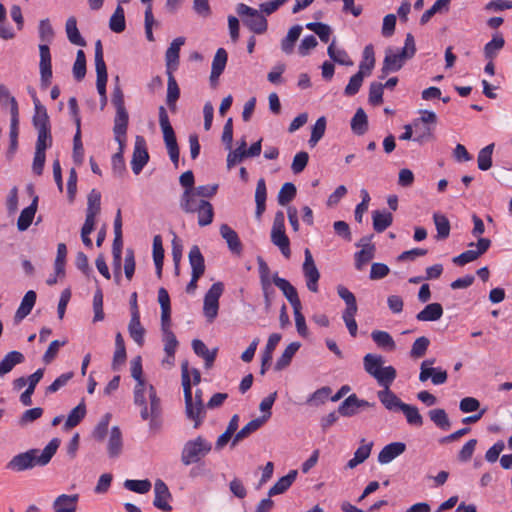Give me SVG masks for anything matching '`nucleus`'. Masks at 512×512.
Returning <instances> with one entry per match:
<instances>
[{"mask_svg": "<svg viewBox=\"0 0 512 512\" xmlns=\"http://www.w3.org/2000/svg\"><path fill=\"white\" fill-rule=\"evenodd\" d=\"M134 404L140 409V417L144 421H149L151 430H157L162 424V403L157 395L155 387H144L142 384L135 385L133 390Z\"/></svg>", "mask_w": 512, "mask_h": 512, "instance_id": "1", "label": "nucleus"}, {"mask_svg": "<svg viewBox=\"0 0 512 512\" xmlns=\"http://www.w3.org/2000/svg\"><path fill=\"white\" fill-rule=\"evenodd\" d=\"M59 446L60 440L53 438L43 450L33 448L13 456L6 464V469L13 472H23L36 466H46L56 454Z\"/></svg>", "mask_w": 512, "mask_h": 512, "instance_id": "2", "label": "nucleus"}, {"mask_svg": "<svg viewBox=\"0 0 512 512\" xmlns=\"http://www.w3.org/2000/svg\"><path fill=\"white\" fill-rule=\"evenodd\" d=\"M39 38L43 42L39 45L40 85L42 89H46L51 84L52 79L51 53L48 44L51 43L54 38V30L49 19H43L40 21Z\"/></svg>", "mask_w": 512, "mask_h": 512, "instance_id": "3", "label": "nucleus"}, {"mask_svg": "<svg viewBox=\"0 0 512 512\" xmlns=\"http://www.w3.org/2000/svg\"><path fill=\"white\" fill-rule=\"evenodd\" d=\"M415 52L416 46L414 37L411 33H408L405 38L404 47L400 51L395 52L391 48L386 50L381 69V78H384L390 72L400 70L404 63L415 55Z\"/></svg>", "mask_w": 512, "mask_h": 512, "instance_id": "4", "label": "nucleus"}, {"mask_svg": "<svg viewBox=\"0 0 512 512\" xmlns=\"http://www.w3.org/2000/svg\"><path fill=\"white\" fill-rule=\"evenodd\" d=\"M182 386L185 399V412L187 418L194 421V428H198L205 418L204 404L193 402L191 380L189 375L188 361L181 364Z\"/></svg>", "mask_w": 512, "mask_h": 512, "instance_id": "5", "label": "nucleus"}, {"mask_svg": "<svg viewBox=\"0 0 512 512\" xmlns=\"http://www.w3.org/2000/svg\"><path fill=\"white\" fill-rule=\"evenodd\" d=\"M212 450V444L203 436L188 440L181 451V462L185 466L198 463Z\"/></svg>", "mask_w": 512, "mask_h": 512, "instance_id": "6", "label": "nucleus"}, {"mask_svg": "<svg viewBox=\"0 0 512 512\" xmlns=\"http://www.w3.org/2000/svg\"><path fill=\"white\" fill-rule=\"evenodd\" d=\"M159 125L163 133L164 143L166 145L169 157L175 166L179 162V147L177 144L175 132L170 124L168 113L164 106L159 107Z\"/></svg>", "mask_w": 512, "mask_h": 512, "instance_id": "7", "label": "nucleus"}, {"mask_svg": "<svg viewBox=\"0 0 512 512\" xmlns=\"http://www.w3.org/2000/svg\"><path fill=\"white\" fill-rule=\"evenodd\" d=\"M236 12L242 17V21L255 34H263L267 31L268 23L266 18L258 10L239 3Z\"/></svg>", "mask_w": 512, "mask_h": 512, "instance_id": "8", "label": "nucleus"}, {"mask_svg": "<svg viewBox=\"0 0 512 512\" xmlns=\"http://www.w3.org/2000/svg\"><path fill=\"white\" fill-rule=\"evenodd\" d=\"M224 291L222 282L212 284L204 296L203 312L208 322H213L218 315L219 298Z\"/></svg>", "mask_w": 512, "mask_h": 512, "instance_id": "9", "label": "nucleus"}, {"mask_svg": "<svg viewBox=\"0 0 512 512\" xmlns=\"http://www.w3.org/2000/svg\"><path fill=\"white\" fill-rule=\"evenodd\" d=\"M435 363V358H428L422 361L419 373L420 382H426L428 379H431L434 385H442L447 382V371L441 367H433Z\"/></svg>", "mask_w": 512, "mask_h": 512, "instance_id": "10", "label": "nucleus"}, {"mask_svg": "<svg viewBox=\"0 0 512 512\" xmlns=\"http://www.w3.org/2000/svg\"><path fill=\"white\" fill-rule=\"evenodd\" d=\"M476 246V250H466L453 258V263L458 266H464L470 262L477 260L481 255L487 252L491 246V240L488 238H479L477 243H469V247Z\"/></svg>", "mask_w": 512, "mask_h": 512, "instance_id": "11", "label": "nucleus"}, {"mask_svg": "<svg viewBox=\"0 0 512 512\" xmlns=\"http://www.w3.org/2000/svg\"><path fill=\"white\" fill-rule=\"evenodd\" d=\"M304 255L305 259L302 270L306 279V285L309 291L316 293L318 292V281L320 279V273L308 248L305 249Z\"/></svg>", "mask_w": 512, "mask_h": 512, "instance_id": "12", "label": "nucleus"}, {"mask_svg": "<svg viewBox=\"0 0 512 512\" xmlns=\"http://www.w3.org/2000/svg\"><path fill=\"white\" fill-rule=\"evenodd\" d=\"M149 160L146 141L143 136H136L134 151L131 160V168L134 174L138 175Z\"/></svg>", "mask_w": 512, "mask_h": 512, "instance_id": "13", "label": "nucleus"}, {"mask_svg": "<svg viewBox=\"0 0 512 512\" xmlns=\"http://www.w3.org/2000/svg\"><path fill=\"white\" fill-rule=\"evenodd\" d=\"M154 493L155 498L153 501V505L164 511L170 512L172 510V506L168 503L171 499V493L168 489V486L161 479H157L154 483Z\"/></svg>", "mask_w": 512, "mask_h": 512, "instance_id": "14", "label": "nucleus"}, {"mask_svg": "<svg viewBox=\"0 0 512 512\" xmlns=\"http://www.w3.org/2000/svg\"><path fill=\"white\" fill-rule=\"evenodd\" d=\"M129 122V115L126 109L116 110L113 132L119 146L125 145V137Z\"/></svg>", "mask_w": 512, "mask_h": 512, "instance_id": "15", "label": "nucleus"}, {"mask_svg": "<svg viewBox=\"0 0 512 512\" xmlns=\"http://www.w3.org/2000/svg\"><path fill=\"white\" fill-rule=\"evenodd\" d=\"M369 241L370 238H362L357 244V246H362V249L355 253V268L359 271L374 258L375 246Z\"/></svg>", "mask_w": 512, "mask_h": 512, "instance_id": "16", "label": "nucleus"}, {"mask_svg": "<svg viewBox=\"0 0 512 512\" xmlns=\"http://www.w3.org/2000/svg\"><path fill=\"white\" fill-rule=\"evenodd\" d=\"M33 99L35 114L33 117V125L36 130L50 129L49 117L46 108L41 104L34 90L30 91Z\"/></svg>", "mask_w": 512, "mask_h": 512, "instance_id": "17", "label": "nucleus"}, {"mask_svg": "<svg viewBox=\"0 0 512 512\" xmlns=\"http://www.w3.org/2000/svg\"><path fill=\"white\" fill-rule=\"evenodd\" d=\"M272 279L275 286H277L282 291L288 302L291 304L292 308L301 305L297 290L288 280L279 277L277 273L273 276Z\"/></svg>", "mask_w": 512, "mask_h": 512, "instance_id": "18", "label": "nucleus"}, {"mask_svg": "<svg viewBox=\"0 0 512 512\" xmlns=\"http://www.w3.org/2000/svg\"><path fill=\"white\" fill-rule=\"evenodd\" d=\"M185 43L184 37L175 38L165 53L166 71H176L179 65L180 48Z\"/></svg>", "mask_w": 512, "mask_h": 512, "instance_id": "19", "label": "nucleus"}, {"mask_svg": "<svg viewBox=\"0 0 512 512\" xmlns=\"http://www.w3.org/2000/svg\"><path fill=\"white\" fill-rule=\"evenodd\" d=\"M267 420L268 415H262L261 417L249 421L234 435L231 441V447H235L239 442L247 438L253 432L257 431Z\"/></svg>", "mask_w": 512, "mask_h": 512, "instance_id": "20", "label": "nucleus"}, {"mask_svg": "<svg viewBox=\"0 0 512 512\" xmlns=\"http://www.w3.org/2000/svg\"><path fill=\"white\" fill-rule=\"evenodd\" d=\"M377 397L382 405L389 411H401L405 404L390 388L378 391Z\"/></svg>", "mask_w": 512, "mask_h": 512, "instance_id": "21", "label": "nucleus"}, {"mask_svg": "<svg viewBox=\"0 0 512 512\" xmlns=\"http://www.w3.org/2000/svg\"><path fill=\"white\" fill-rule=\"evenodd\" d=\"M406 449V445L402 442H393L382 448L378 454V462L380 464H388L396 457L401 455Z\"/></svg>", "mask_w": 512, "mask_h": 512, "instance_id": "22", "label": "nucleus"}, {"mask_svg": "<svg viewBox=\"0 0 512 512\" xmlns=\"http://www.w3.org/2000/svg\"><path fill=\"white\" fill-rule=\"evenodd\" d=\"M220 235L226 241L229 250L237 255L242 252V243L238 237V234L227 224L220 226Z\"/></svg>", "mask_w": 512, "mask_h": 512, "instance_id": "23", "label": "nucleus"}, {"mask_svg": "<svg viewBox=\"0 0 512 512\" xmlns=\"http://www.w3.org/2000/svg\"><path fill=\"white\" fill-rule=\"evenodd\" d=\"M78 500V494H61L53 502L54 512H76Z\"/></svg>", "mask_w": 512, "mask_h": 512, "instance_id": "24", "label": "nucleus"}, {"mask_svg": "<svg viewBox=\"0 0 512 512\" xmlns=\"http://www.w3.org/2000/svg\"><path fill=\"white\" fill-rule=\"evenodd\" d=\"M173 71H166L167 74V95L166 103L171 111L175 112L176 102L180 97V88L173 75Z\"/></svg>", "mask_w": 512, "mask_h": 512, "instance_id": "25", "label": "nucleus"}, {"mask_svg": "<svg viewBox=\"0 0 512 512\" xmlns=\"http://www.w3.org/2000/svg\"><path fill=\"white\" fill-rule=\"evenodd\" d=\"M25 361L24 355L16 350L8 352L0 361V377L10 373L13 368Z\"/></svg>", "mask_w": 512, "mask_h": 512, "instance_id": "26", "label": "nucleus"}, {"mask_svg": "<svg viewBox=\"0 0 512 512\" xmlns=\"http://www.w3.org/2000/svg\"><path fill=\"white\" fill-rule=\"evenodd\" d=\"M44 376V369L39 368L33 374L29 376V382L27 383L26 390L20 395V402L24 406H30L32 404V395L35 391L37 384L41 381Z\"/></svg>", "mask_w": 512, "mask_h": 512, "instance_id": "27", "label": "nucleus"}, {"mask_svg": "<svg viewBox=\"0 0 512 512\" xmlns=\"http://www.w3.org/2000/svg\"><path fill=\"white\" fill-rule=\"evenodd\" d=\"M123 448L122 432L118 426H113L110 431V436L107 445V452L109 457H118Z\"/></svg>", "mask_w": 512, "mask_h": 512, "instance_id": "28", "label": "nucleus"}, {"mask_svg": "<svg viewBox=\"0 0 512 512\" xmlns=\"http://www.w3.org/2000/svg\"><path fill=\"white\" fill-rule=\"evenodd\" d=\"M198 197L194 189H185L180 200L181 209L186 213L196 212L202 205V201H204L203 199H198Z\"/></svg>", "mask_w": 512, "mask_h": 512, "instance_id": "29", "label": "nucleus"}, {"mask_svg": "<svg viewBox=\"0 0 512 512\" xmlns=\"http://www.w3.org/2000/svg\"><path fill=\"white\" fill-rule=\"evenodd\" d=\"M188 258L191 266V274L202 276L205 272V260L197 245L191 247Z\"/></svg>", "mask_w": 512, "mask_h": 512, "instance_id": "30", "label": "nucleus"}, {"mask_svg": "<svg viewBox=\"0 0 512 512\" xmlns=\"http://www.w3.org/2000/svg\"><path fill=\"white\" fill-rule=\"evenodd\" d=\"M192 348L197 356L204 359L206 368L212 367L216 359L217 349H213L212 351H210L207 348L206 344L199 339H194L192 341Z\"/></svg>", "mask_w": 512, "mask_h": 512, "instance_id": "31", "label": "nucleus"}, {"mask_svg": "<svg viewBox=\"0 0 512 512\" xmlns=\"http://www.w3.org/2000/svg\"><path fill=\"white\" fill-rule=\"evenodd\" d=\"M37 295L33 290H29L24 295L20 306L18 307L16 313H15V321L19 322L22 321L26 316L30 314L32 311L35 302H36Z\"/></svg>", "mask_w": 512, "mask_h": 512, "instance_id": "32", "label": "nucleus"}, {"mask_svg": "<svg viewBox=\"0 0 512 512\" xmlns=\"http://www.w3.org/2000/svg\"><path fill=\"white\" fill-rule=\"evenodd\" d=\"M266 198H267L266 182H265L264 178H260L257 181L256 190H255V202H256L255 217L258 220L262 217V214L265 212Z\"/></svg>", "mask_w": 512, "mask_h": 512, "instance_id": "33", "label": "nucleus"}, {"mask_svg": "<svg viewBox=\"0 0 512 512\" xmlns=\"http://www.w3.org/2000/svg\"><path fill=\"white\" fill-rule=\"evenodd\" d=\"M37 202L38 198L36 197L33 199L32 203L20 213L17 220V228L19 231H25L31 225L37 211Z\"/></svg>", "mask_w": 512, "mask_h": 512, "instance_id": "34", "label": "nucleus"}, {"mask_svg": "<svg viewBox=\"0 0 512 512\" xmlns=\"http://www.w3.org/2000/svg\"><path fill=\"white\" fill-rule=\"evenodd\" d=\"M297 470H291L289 473L281 477L268 491V496L272 497L284 493L295 481Z\"/></svg>", "mask_w": 512, "mask_h": 512, "instance_id": "35", "label": "nucleus"}, {"mask_svg": "<svg viewBox=\"0 0 512 512\" xmlns=\"http://www.w3.org/2000/svg\"><path fill=\"white\" fill-rule=\"evenodd\" d=\"M128 331L134 342H136L139 346H142L144 343L145 329L141 325L140 315L132 313L130 322L128 324Z\"/></svg>", "mask_w": 512, "mask_h": 512, "instance_id": "36", "label": "nucleus"}, {"mask_svg": "<svg viewBox=\"0 0 512 512\" xmlns=\"http://www.w3.org/2000/svg\"><path fill=\"white\" fill-rule=\"evenodd\" d=\"M443 315V308L439 303H430L416 315L418 321H437Z\"/></svg>", "mask_w": 512, "mask_h": 512, "instance_id": "37", "label": "nucleus"}, {"mask_svg": "<svg viewBox=\"0 0 512 512\" xmlns=\"http://www.w3.org/2000/svg\"><path fill=\"white\" fill-rule=\"evenodd\" d=\"M412 126H413V131L415 133L413 141H415L419 144H423V143L429 142L434 139V135H433L434 129L432 126H428V125L419 123L415 120H413Z\"/></svg>", "mask_w": 512, "mask_h": 512, "instance_id": "38", "label": "nucleus"}, {"mask_svg": "<svg viewBox=\"0 0 512 512\" xmlns=\"http://www.w3.org/2000/svg\"><path fill=\"white\" fill-rule=\"evenodd\" d=\"M126 361V348L123 336L118 332L115 336V351L113 355L112 368L117 370Z\"/></svg>", "mask_w": 512, "mask_h": 512, "instance_id": "39", "label": "nucleus"}, {"mask_svg": "<svg viewBox=\"0 0 512 512\" xmlns=\"http://www.w3.org/2000/svg\"><path fill=\"white\" fill-rule=\"evenodd\" d=\"M505 40L502 34L496 33L493 35L491 41L484 46V56L488 60H493L504 47Z\"/></svg>", "mask_w": 512, "mask_h": 512, "instance_id": "40", "label": "nucleus"}, {"mask_svg": "<svg viewBox=\"0 0 512 512\" xmlns=\"http://www.w3.org/2000/svg\"><path fill=\"white\" fill-rule=\"evenodd\" d=\"M302 30L301 25H294L289 29L286 37L281 41V49L285 54L289 55L293 52L295 42L300 37Z\"/></svg>", "mask_w": 512, "mask_h": 512, "instance_id": "41", "label": "nucleus"}, {"mask_svg": "<svg viewBox=\"0 0 512 512\" xmlns=\"http://www.w3.org/2000/svg\"><path fill=\"white\" fill-rule=\"evenodd\" d=\"M375 66L374 50L372 45H367L363 51V59L359 65L358 74L369 76Z\"/></svg>", "mask_w": 512, "mask_h": 512, "instance_id": "42", "label": "nucleus"}, {"mask_svg": "<svg viewBox=\"0 0 512 512\" xmlns=\"http://www.w3.org/2000/svg\"><path fill=\"white\" fill-rule=\"evenodd\" d=\"M271 242L280 249L284 257H290V240L285 230L271 231Z\"/></svg>", "mask_w": 512, "mask_h": 512, "instance_id": "43", "label": "nucleus"}, {"mask_svg": "<svg viewBox=\"0 0 512 512\" xmlns=\"http://www.w3.org/2000/svg\"><path fill=\"white\" fill-rule=\"evenodd\" d=\"M81 119H76V133L73 138V160L77 165H81L84 160V148L81 141Z\"/></svg>", "mask_w": 512, "mask_h": 512, "instance_id": "44", "label": "nucleus"}, {"mask_svg": "<svg viewBox=\"0 0 512 512\" xmlns=\"http://www.w3.org/2000/svg\"><path fill=\"white\" fill-rule=\"evenodd\" d=\"M396 376L397 372L393 366H385L378 370L373 378H375L378 384L384 389H389L390 385L396 379Z\"/></svg>", "mask_w": 512, "mask_h": 512, "instance_id": "45", "label": "nucleus"}, {"mask_svg": "<svg viewBox=\"0 0 512 512\" xmlns=\"http://www.w3.org/2000/svg\"><path fill=\"white\" fill-rule=\"evenodd\" d=\"M373 228L377 233L385 231L393 222V216L390 212L373 211Z\"/></svg>", "mask_w": 512, "mask_h": 512, "instance_id": "46", "label": "nucleus"}, {"mask_svg": "<svg viewBox=\"0 0 512 512\" xmlns=\"http://www.w3.org/2000/svg\"><path fill=\"white\" fill-rule=\"evenodd\" d=\"M371 338L375 344L382 349L393 351L396 348L394 339L386 331L374 330L371 333Z\"/></svg>", "mask_w": 512, "mask_h": 512, "instance_id": "47", "label": "nucleus"}, {"mask_svg": "<svg viewBox=\"0 0 512 512\" xmlns=\"http://www.w3.org/2000/svg\"><path fill=\"white\" fill-rule=\"evenodd\" d=\"M301 344L299 342H292L290 343L285 350L283 351L282 355L278 358L276 364H275V370L281 371L284 368H286L295 353L299 350Z\"/></svg>", "mask_w": 512, "mask_h": 512, "instance_id": "48", "label": "nucleus"}, {"mask_svg": "<svg viewBox=\"0 0 512 512\" xmlns=\"http://www.w3.org/2000/svg\"><path fill=\"white\" fill-rule=\"evenodd\" d=\"M66 34L68 40L78 46H85L86 42L81 36L78 28H77V21L75 17H69L66 21Z\"/></svg>", "mask_w": 512, "mask_h": 512, "instance_id": "49", "label": "nucleus"}, {"mask_svg": "<svg viewBox=\"0 0 512 512\" xmlns=\"http://www.w3.org/2000/svg\"><path fill=\"white\" fill-rule=\"evenodd\" d=\"M351 129L357 135H363L368 130V119L365 111L358 108L351 120Z\"/></svg>", "mask_w": 512, "mask_h": 512, "instance_id": "50", "label": "nucleus"}, {"mask_svg": "<svg viewBox=\"0 0 512 512\" xmlns=\"http://www.w3.org/2000/svg\"><path fill=\"white\" fill-rule=\"evenodd\" d=\"M109 28L115 33H121L126 28L125 14L122 4L117 5L109 20Z\"/></svg>", "mask_w": 512, "mask_h": 512, "instance_id": "51", "label": "nucleus"}, {"mask_svg": "<svg viewBox=\"0 0 512 512\" xmlns=\"http://www.w3.org/2000/svg\"><path fill=\"white\" fill-rule=\"evenodd\" d=\"M430 420L441 430H449L451 422L446 411L442 408L432 409L428 412Z\"/></svg>", "mask_w": 512, "mask_h": 512, "instance_id": "52", "label": "nucleus"}, {"mask_svg": "<svg viewBox=\"0 0 512 512\" xmlns=\"http://www.w3.org/2000/svg\"><path fill=\"white\" fill-rule=\"evenodd\" d=\"M327 53H328L329 57L334 62H336V63H338L340 65H345V66H352L353 65V61L350 59L348 53L344 49L337 48L335 46V41H333L328 46Z\"/></svg>", "mask_w": 512, "mask_h": 512, "instance_id": "53", "label": "nucleus"}, {"mask_svg": "<svg viewBox=\"0 0 512 512\" xmlns=\"http://www.w3.org/2000/svg\"><path fill=\"white\" fill-rule=\"evenodd\" d=\"M373 443L362 444L354 452L353 458L347 462V467L350 469L355 468L357 465L363 463L371 454Z\"/></svg>", "mask_w": 512, "mask_h": 512, "instance_id": "54", "label": "nucleus"}, {"mask_svg": "<svg viewBox=\"0 0 512 512\" xmlns=\"http://www.w3.org/2000/svg\"><path fill=\"white\" fill-rule=\"evenodd\" d=\"M401 412L405 415L406 421L409 425L415 427H421L423 425V417L416 406L405 403Z\"/></svg>", "mask_w": 512, "mask_h": 512, "instance_id": "55", "label": "nucleus"}, {"mask_svg": "<svg viewBox=\"0 0 512 512\" xmlns=\"http://www.w3.org/2000/svg\"><path fill=\"white\" fill-rule=\"evenodd\" d=\"M434 224L436 226L438 240H444L450 235V222L448 218L440 213H434L433 215Z\"/></svg>", "mask_w": 512, "mask_h": 512, "instance_id": "56", "label": "nucleus"}, {"mask_svg": "<svg viewBox=\"0 0 512 512\" xmlns=\"http://www.w3.org/2000/svg\"><path fill=\"white\" fill-rule=\"evenodd\" d=\"M86 415V407L84 402L82 401L79 403L75 408H73L70 413L68 414V417L65 422V429H71L75 426H77L81 420Z\"/></svg>", "mask_w": 512, "mask_h": 512, "instance_id": "57", "label": "nucleus"}, {"mask_svg": "<svg viewBox=\"0 0 512 512\" xmlns=\"http://www.w3.org/2000/svg\"><path fill=\"white\" fill-rule=\"evenodd\" d=\"M384 360L383 357L380 355L375 354H366L363 358V365L365 371L374 377V375L380 370L383 366Z\"/></svg>", "mask_w": 512, "mask_h": 512, "instance_id": "58", "label": "nucleus"}, {"mask_svg": "<svg viewBox=\"0 0 512 512\" xmlns=\"http://www.w3.org/2000/svg\"><path fill=\"white\" fill-rule=\"evenodd\" d=\"M101 194L96 189H92L87 199L86 216L95 217L100 213Z\"/></svg>", "mask_w": 512, "mask_h": 512, "instance_id": "59", "label": "nucleus"}, {"mask_svg": "<svg viewBox=\"0 0 512 512\" xmlns=\"http://www.w3.org/2000/svg\"><path fill=\"white\" fill-rule=\"evenodd\" d=\"M227 58L228 55L224 48H219L216 51L211 68L213 77H220V75L223 73L227 63Z\"/></svg>", "mask_w": 512, "mask_h": 512, "instance_id": "60", "label": "nucleus"}, {"mask_svg": "<svg viewBox=\"0 0 512 512\" xmlns=\"http://www.w3.org/2000/svg\"><path fill=\"white\" fill-rule=\"evenodd\" d=\"M296 186L291 182H286L280 188L277 196L279 205L285 206L290 203L296 196Z\"/></svg>", "mask_w": 512, "mask_h": 512, "instance_id": "61", "label": "nucleus"}, {"mask_svg": "<svg viewBox=\"0 0 512 512\" xmlns=\"http://www.w3.org/2000/svg\"><path fill=\"white\" fill-rule=\"evenodd\" d=\"M493 149H494V144L491 143L479 151L477 163H478V168L480 170L487 171L488 169L491 168Z\"/></svg>", "mask_w": 512, "mask_h": 512, "instance_id": "62", "label": "nucleus"}, {"mask_svg": "<svg viewBox=\"0 0 512 512\" xmlns=\"http://www.w3.org/2000/svg\"><path fill=\"white\" fill-rule=\"evenodd\" d=\"M196 212H198V224L200 226H207L212 223L214 210L210 202L202 201V205Z\"/></svg>", "mask_w": 512, "mask_h": 512, "instance_id": "63", "label": "nucleus"}, {"mask_svg": "<svg viewBox=\"0 0 512 512\" xmlns=\"http://www.w3.org/2000/svg\"><path fill=\"white\" fill-rule=\"evenodd\" d=\"M450 3L451 0H437L431 8L422 14L420 24L425 25L436 13L441 12L442 10H448Z\"/></svg>", "mask_w": 512, "mask_h": 512, "instance_id": "64", "label": "nucleus"}]
</instances>
